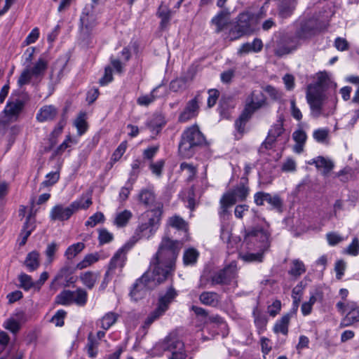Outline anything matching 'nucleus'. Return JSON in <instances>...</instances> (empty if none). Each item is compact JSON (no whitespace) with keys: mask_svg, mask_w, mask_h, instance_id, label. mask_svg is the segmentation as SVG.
<instances>
[{"mask_svg":"<svg viewBox=\"0 0 359 359\" xmlns=\"http://www.w3.org/2000/svg\"><path fill=\"white\" fill-rule=\"evenodd\" d=\"M169 226L176 229L180 236V240H172L168 236L162 238L156 253L151 259L154 266V272L158 276V281L162 280L175 271V262L184 241L188 239L187 224L180 216L175 215L168 220Z\"/></svg>","mask_w":359,"mask_h":359,"instance_id":"1","label":"nucleus"},{"mask_svg":"<svg viewBox=\"0 0 359 359\" xmlns=\"http://www.w3.org/2000/svg\"><path fill=\"white\" fill-rule=\"evenodd\" d=\"M264 224L246 230L244 236V243L249 245L250 243L257 241L259 245L257 248L261 252L247 253L242 255V259L246 262H262L263 254L269 250L271 245V231L269 224L263 219Z\"/></svg>","mask_w":359,"mask_h":359,"instance_id":"2","label":"nucleus"},{"mask_svg":"<svg viewBox=\"0 0 359 359\" xmlns=\"http://www.w3.org/2000/svg\"><path fill=\"white\" fill-rule=\"evenodd\" d=\"M162 213V204H158L155 208L144 212L142 215L140 223L128 243L134 246L140 239L148 240L151 238L159 228Z\"/></svg>","mask_w":359,"mask_h":359,"instance_id":"3","label":"nucleus"},{"mask_svg":"<svg viewBox=\"0 0 359 359\" xmlns=\"http://www.w3.org/2000/svg\"><path fill=\"white\" fill-rule=\"evenodd\" d=\"M204 142L205 137L198 126L193 125L182 133L179 144V153L183 158H189L194 154L195 148Z\"/></svg>","mask_w":359,"mask_h":359,"instance_id":"4","label":"nucleus"},{"mask_svg":"<svg viewBox=\"0 0 359 359\" xmlns=\"http://www.w3.org/2000/svg\"><path fill=\"white\" fill-rule=\"evenodd\" d=\"M258 17L250 12L240 13L236 18V24L229 31L231 41L236 40L243 36L250 35L257 29Z\"/></svg>","mask_w":359,"mask_h":359,"instance_id":"5","label":"nucleus"},{"mask_svg":"<svg viewBox=\"0 0 359 359\" xmlns=\"http://www.w3.org/2000/svg\"><path fill=\"white\" fill-rule=\"evenodd\" d=\"M154 266L150 262L149 271L144 273L141 278L137 280L135 283L133 285V289L130 291L131 298L137 301L142 299L147 294L149 290H151L156 284H160L163 282L168 276L172 273L170 272L165 279L162 280H158L156 278L158 276L154 272Z\"/></svg>","mask_w":359,"mask_h":359,"instance_id":"6","label":"nucleus"},{"mask_svg":"<svg viewBox=\"0 0 359 359\" xmlns=\"http://www.w3.org/2000/svg\"><path fill=\"white\" fill-rule=\"evenodd\" d=\"M48 66V61L45 57H40L32 66L24 69L18 78V86L21 87L32 81L40 82L45 76Z\"/></svg>","mask_w":359,"mask_h":359,"instance_id":"7","label":"nucleus"},{"mask_svg":"<svg viewBox=\"0 0 359 359\" xmlns=\"http://www.w3.org/2000/svg\"><path fill=\"white\" fill-rule=\"evenodd\" d=\"M325 88L315 84L309 85L306 91V100L311 110V114L314 118L325 115L323 111V100L325 97Z\"/></svg>","mask_w":359,"mask_h":359,"instance_id":"8","label":"nucleus"},{"mask_svg":"<svg viewBox=\"0 0 359 359\" xmlns=\"http://www.w3.org/2000/svg\"><path fill=\"white\" fill-rule=\"evenodd\" d=\"M201 96L199 93L195 95V97L189 100L180 112L178 116V122L187 123L191 119L196 118L200 111V102H201Z\"/></svg>","mask_w":359,"mask_h":359,"instance_id":"9","label":"nucleus"},{"mask_svg":"<svg viewBox=\"0 0 359 359\" xmlns=\"http://www.w3.org/2000/svg\"><path fill=\"white\" fill-rule=\"evenodd\" d=\"M237 277V266L235 262H231L222 270H220L211 277L212 285L230 284Z\"/></svg>","mask_w":359,"mask_h":359,"instance_id":"10","label":"nucleus"},{"mask_svg":"<svg viewBox=\"0 0 359 359\" xmlns=\"http://www.w3.org/2000/svg\"><path fill=\"white\" fill-rule=\"evenodd\" d=\"M283 118L282 116H279L276 123L271 127L269 130L268 135L265 141L263 142V145L266 149H271L277 138L282 135L285 136V140H288L289 136L287 135H284L285 129L283 128Z\"/></svg>","mask_w":359,"mask_h":359,"instance_id":"11","label":"nucleus"},{"mask_svg":"<svg viewBox=\"0 0 359 359\" xmlns=\"http://www.w3.org/2000/svg\"><path fill=\"white\" fill-rule=\"evenodd\" d=\"M242 182L236 187L224 194V196L229 203L235 204L237 201H243L249 194V187L246 185L248 179L242 178Z\"/></svg>","mask_w":359,"mask_h":359,"instance_id":"12","label":"nucleus"},{"mask_svg":"<svg viewBox=\"0 0 359 359\" xmlns=\"http://www.w3.org/2000/svg\"><path fill=\"white\" fill-rule=\"evenodd\" d=\"M133 247V246L128 242L122 248L118 249L111 259L108 270L114 273L117 269L121 271L126 261V254Z\"/></svg>","mask_w":359,"mask_h":359,"instance_id":"13","label":"nucleus"},{"mask_svg":"<svg viewBox=\"0 0 359 359\" xmlns=\"http://www.w3.org/2000/svg\"><path fill=\"white\" fill-rule=\"evenodd\" d=\"M300 44L301 41L296 34L291 36H285L278 44L275 49V54L278 56L289 54L296 50Z\"/></svg>","mask_w":359,"mask_h":359,"instance_id":"14","label":"nucleus"},{"mask_svg":"<svg viewBox=\"0 0 359 359\" xmlns=\"http://www.w3.org/2000/svg\"><path fill=\"white\" fill-rule=\"evenodd\" d=\"M25 106V102L12 95L6 103L4 112L9 121H15Z\"/></svg>","mask_w":359,"mask_h":359,"instance_id":"15","label":"nucleus"},{"mask_svg":"<svg viewBox=\"0 0 359 359\" xmlns=\"http://www.w3.org/2000/svg\"><path fill=\"white\" fill-rule=\"evenodd\" d=\"M105 337V332L104 330H98L96 334L90 332L87 337V344L85 350L91 358H95L98 353V347L100 341H102Z\"/></svg>","mask_w":359,"mask_h":359,"instance_id":"16","label":"nucleus"},{"mask_svg":"<svg viewBox=\"0 0 359 359\" xmlns=\"http://www.w3.org/2000/svg\"><path fill=\"white\" fill-rule=\"evenodd\" d=\"M265 96L261 90H253L246 100L245 114H252L265 104Z\"/></svg>","mask_w":359,"mask_h":359,"instance_id":"17","label":"nucleus"},{"mask_svg":"<svg viewBox=\"0 0 359 359\" xmlns=\"http://www.w3.org/2000/svg\"><path fill=\"white\" fill-rule=\"evenodd\" d=\"M220 231V238L226 244V248L233 252L235 249L238 248L241 239L232 236L231 229L228 224H222Z\"/></svg>","mask_w":359,"mask_h":359,"instance_id":"18","label":"nucleus"},{"mask_svg":"<svg viewBox=\"0 0 359 359\" xmlns=\"http://www.w3.org/2000/svg\"><path fill=\"white\" fill-rule=\"evenodd\" d=\"M68 62V57L66 55L60 57L53 64L51 72L50 79L55 83L60 82L64 75L65 69Z\"/></svg>","mask_w":359,"mask_h":359,"instance_id":"19","label":"nucleus"},{"mask_svg":"<svg viewBox=\"0 0 359 359\" xmlns=\"http://www.w3.org/2000/svg\"><path fill=\"white\" fill-rule=\"evenodd\" d=\"M177 296V292L170 286L163 294H161L158 298L157 309L163 314L168 309L170 304Z\"/></svg>","mask_w":359,"mask_h":359,"instance_id":"20","label":"nucleus"},{"mask_svg":"<svg viewBox=\"0 0 359 359\" xmlns=\"http://www.w3.org/2000/svg\"><path fill=\"white\" fill-rule=\"evenodd\" d=\"M73 212L70 206L65 208L62 205H56L50 212V219L52 221H65L70 218Z\"/></svg>","mask_w":359,"mask_h":359,"instance_id":"21","label":"nucleus"},{"mask_svg":"<svg viewBox=\"0 0 359 359\" xmlns=\"http://www.w3.org/2000/svg\"><path fill=\"white\" fill-rule=\"evenodd\" d=\"M139 201L147 207H154L155 208L157 205L161 204L156 201V195L153 189H142L138 194Z\"/></svg>","mask_w":359,"mask_h":359,"instance_id":"22","label":"nucleus"},{"mask_svg":"<svg viewBox=\"0 0 359 359\" xmlns=\"http://www.w3.org/2000/svg\"><path fill=\"white\" fill-rule=\"evenodd\" d=\"M118 318V315L116 313L112 311L107 312L95 322V325L97 327L101 329L100 330H104L106 332L116 323Z\"/></svg>","mask_w":359,"mask_h":359,"instance_id":"23","label":"nucleus"},{"mask_svg":"<svg viewBox=\"0 0 359 359\" xmlns=\"http://www.w3.org/2000/svg\"><path fill=\"white\" fill-rule=\"evenodd\" d=\"M199 301L203 305L217 307L221 302V296L215 292L205 291L199 295Z\"/></svg>","mask_w":359,"mask_h":359,"instance_id":"24","label":"nucleus"},{"mask_svg":"<svg viewBox=\"0 0 359 359\" xmlns=\"http://www.w3.org/2000/svg\"><path fill=\"white\" fill-rule=\"evenodd\" d=\"M262 48L263 43L262 40L256 38L252 43H245L242 44L238 50V54L243 55L250 53H258L262 50Z\"/></svg>","mask_w":359,"mask_h":359,"instance_id":"25","label":"nucleus"},{"mask_svg":"<svg viewBox=\"0 0 359 359\" xmlns=\"http://www.w3.org/2000/svg\"><path fill=\"white\" fill-rule=\"evenodd\" d=\"M93 203L91 195L90 194H83L80 198L73 201L70 205V208L73 214L79 210H86Z\"/></svg>","mask_w":359,"mask_h":359,"instance_id":"26","label":"nucleus"},{"mask_svg":"<svg viewBox=\"0 0 359 359\" xmlns=\"http://www.w3.org/2000/svg\"><path fill=\"white\" fill-rule=\"evenodd\" d=\"M229 22V13L225 11L219 12L212 20L211 23L216 27L215 31L222 32Z\"/></svg>","mask_w":359,"mask_h":359,"instance_id":"27","label":"nucleus"},{"mask_svg":"<svg viewBox=\"0 0 359 359\" xmlns=\"http://www.w3.org/2000/svg\"><path fill=\"white\" fill-rule=\"evenodd\" d=\"M166 121L162 114H155L147 122V126L153 134H158L165 126Z\"/></svg>","mask_w":359,"mask_h":359,"instance_id":"28","label":"nucleus"},{"mask_svg":"<svg viewBox=\"0 0 359 359\" xmlns=\"http://www.w3.org/2000/svg\"><path fill=\"white\" fill-rule=\"evenodd\" d=\"M184 346V343L174 336L167 337L162 344V348L164 351H170L172 353L173 351L182 350Z\"/></svg>","mask_w":359,"mask_h":359,"instance_id":"29","label":"nucleus"},{"mask_svg":"<svg viewBox=\"0 0 359 359\" xmlns=\"http://www.w3.org/2000/svg\"><path fill=\"white\" fill-rule=\"evenodd\" d=\"M57 110L53 105H46L40 109L36 114V119L40 122L53 120L57 115Z\"/></svg>","mask_w":359,"mask_h":359,"instance_id":"30","label":"nucleus"},{"mask_svg":"<svg viewBox=\"0 0 359 359\" xmlns=\"http://www.w3.org/2000/svg\"><path fill=\"white\" fill-rule=\"evenodd\" d=\"M296 4V0H282L278 6V15L282 18L290 17L292 14Z\"/></svg>","mask_w":359,"mask_h":359,"instance_id":"31","label":"nucleus"},{"mask_svg":"<svg viewBox=\"0 0 359 359\" xmlns=\"http://www.w3.org/2000/svg\"><path fill=\"white\" fill-rule=\"evenodd\" d=\"M310 165H315L318 169L323 168V175H327L333 168V163L323 156H318L309 161Z\"/></svg>","mask_w":359,"mask_h":359,"instance_id":"32","label":"nucleus"},{"mask_svg":"<svg viewBox=\"0 0 359 359\" xmlns=\"http://www.w3.org/2000/svg\"><path fill=\"white\" fill-rule=\"evenodd\" d=\"M291 315L287 313L275 323L273 330L276 334L281 333L286 336L288 334V326L290 321Z\"/></svg>","mask_w":359,"mask_h":359,"instance_id":"33","label":"nucleus"},{"mask_svg":"<svg viewBox=\"0 0 359 359\" xmlns=\"http://www.w3.org/2000/svg\"><path fill=\"white\" fill-rule=\"evenodd\" d=\"M39 257V253L36 250L27 254L25 260V265L29 271H34L39 268L40 265Z\"/></svg>","mask_w":359,"mask_h":359,"instance_id":"34","label":"nucleus"},{"mask_svg":"<svg viewBox=\"0 0 359 359\" xmlns=\"http://www.w3.org/2000/svg\"><path fill=\"white\" fill-rule=\"evenodd\" d=\"M306 271V268L304 262L299 259H294L291 262L288 273L297 278L304 274Z\"/></svg>","mask_w":359,"mask_h":359,"instance_id":"35","label":"nucleus"},{"mask_svg":"<svg viewBox=\"0 0 359 359\" xmlns=\"http://www.w3.org/2000/svg\"><path fill=\"white\" fill-rule=\"evenodd\" d=\"M87 114L86 111H80L77 117L74 121V126L77 130L79 135H83L88 129V123L86 121Z\"/></svg>","mask_w":359,"mask_h":359,"instance_id":"36","label":"nucleus"},{"mask_svg":"<svg viewBox=\"0 0 359 359\" xmlns=\"http://www.w3.org/2000/svg\"><path fill=\"white\" fill-rule=\"evenodd\" d=\"M99 277V274L97 273L87 271L82 273L80 276L81 280L82 283L88 289H92L97 280Z\"/></svg>","mask_w":359,"mask_h":359,"instance_id":"37","label":"nucleus"},{"mask_svg":"<svg viewBox=\"0 0 359 359\" xmlns=\"http://www.w3.org/2000/svg\"><path fill=\"white\" fill-rule=\"evenodd\" d=\"M161 86L162 85H158L155 88H154L149 94L140 96L137 100V104L140 106L147 107L153 102H154V100L158 97L155 93L158 90V89L161 88Z\"/></svg>","mask_w":359,"mask_h":359,"instance_id":"38","label":"nucleus"},{"mask_svg":"<svg viewBox=\"0 0 359 359\" xmlns=\"http://www.w3.org/2000/svg\"><path fill=\"white\" fill-rule=\"evenodd\" d=\"M18 280L20 282V287L25 291H28L32 287L37 289L36 283L32 280L29 275L21 273L18 276Z\"/></svg>","mask_w":359,"mask_h":359,"instance_id":"39","label":"nucleus"},{"mask_svg":"<svg viewBox=\"0 0 359 359\" xmlns=\"http://www.w3.org/2000/svg\"><path fill=\"white\" fill-rule=\"evenodd\" d=\"M133 214L128 210H124L117 213L114 224L118 227L125 226L132 218Z\"/></svg>","mask_w":359,"mask_h":359,"instance_id":"40","label":"nucleus"},{"mask_svg":"<svg viewBox=\"0 0 359 359\" xmlns=\"http://www.w3.org/2000/svg\"><path fill=\"white\" fill-rule=\"evenodd\" d=\"M72 302L79 306L86 305L88 299V294L86 290L82 288H79L73 291Z\"/></svg>","mask_w":359,"mask_h":359,"instance_id":"41","label":"nucleus"},{"mask_svg":"<svg viewBox=\"0 0 359 359\" xmlns=\"http://www.w3.org/2000/svg\"><path fill=\"white\" fill-rule=\"evenodd\" d=\"M158 16L161 18V27H166L171 18L170 9L165 5L161 4L157 12Z\"/></svg>","mask_w":359,"mask_h":359,"instance_id":"42","label":"nucleus"},{"mask_svg":"<svg viewBox=\"0 0 359 359\" xmlns=\"http://www.w3.org/2000/svg\"><path fill=\"white\" fill-rule=\"evenodd\" d=\"M72 295L73 291L68 290H63L56 296L55 302L57 304L64 306L73 304Z\"/></svg>","mask_w":359,"mask_h":359,"instance_id":"43","label":"nucleus"},{"mask_svg":"<svg viewBox=\"0 0 359 359\" xmlns=\"http://www.w3.org/2000/svg\"><path fill=\"white\" fill-rule=\"evenodd\" d=\"M198 255L199 253L194 248L187 249L183 255L184 264L186 266L194 264L198 259Z\"/></svg>","mask_w":359,"mask_h":359,"instance_id":"44","label":"nucleus"},{"mask_svg":"<svg viewBox=\"0 0 359 359\" xmlns=\"http://www.w3.org/2000/svg\"><path fill=\"white\" fill-rule=\"evenodd\" d=\"M85 248L84 243L79 242L68 247L65 252V256L68 259H72L80 253Z\"/></svg>","mask_w":359,"mask_h":359,"instance_id":"45","label":"nucleus"},{"mask_svg":"<svg viewBox=\"0 0 359 359\" xmlns=\"http://www.w3.org/2000/svg\"><path fill=\"white\" fill-rule=\"evenodd\" d=\"M34 228V218H32V215L30 214L27 217L26 222L24 224L20 236H24L27 239Z\"/></svg>","mask_w":359,"mask_h":359,"instance_id":"46","label":"nucleus"},{"mask_svg":"<svg viewBox=\"0 0 359 359\" xmlns=\"http://www.w3.org/2000/svg\"><path fill=\"white\" fill-rule=\"evenodd\" d=\"M303 290L304 286L302 285V283H299L292 289V297L293 299L294 306L296 309H297L299 304L301 302Z\"/></svg>","mask_w":359,"mask_h":359,"instance_id":"47","label":"nucleus"},{"mask_svg":"<svg viewBox=\"0 0 359 359\" xmlns=\"http://www.w3.org/2000/svg\"><path fill=\"white\" fill-rule=\"evenodd\" d=\"M98 259L99 255L97 254L87 255L84 259L77 264V268L79 269H83L95 263L98 261Z\"/></svg>","mask_w":359,"mask_h":359,"instance_id":"48","label":"nucleus"},{"mask_svg":"<svg viewBox=\"0 0 359 359\" xmlns=\"http://www.w3.org/2000/svg\"><path fill=\"white\" fill-rule=\"evenodd\" d=\"M331 83L332 81L330 78L328 73H327L326 72H320L317 74V81L315 85L319 86L320 87H322L325 89Z\"/></svg>","mask_w":359,"mask_h":359,"instance_id":"49","label":"nucleus"},{"mask_svg":"<svg viewBox=\"0 0 359 359\" xmlns=\"http://www.w3.org/2000/svg\"><path fill=\"white\" fill-rule=\"evenodd\" d=\"M57 250L58 245L55 242H53L47 245V248L45 250V255L47 257L48 264H51L54 261Z\"/></svg>","mask_w":359,"mask_h":359,"instance_id":"50","label":"nucleus"},{"mask_svg":"<svg viewBox=\"0 0 359 359\" xmlns=\"http://www.w3.org/2000/svg\"><path fill=\"white\" fill-rule=\"evenodd\" d=\"M265 196V201L270 204L273 208L279 210L281 208L283 205V201L281 198L278 195H271L269 193H266Z\"/></svg>","mask_w":359,"mask_h":359,"instance_id":"51","label":"nucleus"},{"mask_svg":"<svg viewBox=\"0 0 359 359\" xmlns=\"http://www.w3.org/2000/svg\"><path fill=\"white\" fill-rule=\"evenodd\" d=\"M142 161L139 159H135L133 161L131 164L132 170L130 173V177L128 179V182H131L134 184L136 181L138 174L140 172V168L141 166Z\"/></svg>","mask_w":359,"mask_h":359,"instance_id":"52","label":"nucleus"},{"mask_svg":"<svg viewBox=\"0 0 359 359\" xmlns=\"http://www.w3.org/2000/svg\"><path fill=\"white\" fill-rule=\"evenodd\" d=\"M180 169L181 171L186 170L187 172L189 180H192L197 173V168L193 164L186 162L180 164Z\"/></svg>","mask_w":359,"mask_h":359,"instance_id":"53","label":"nucleus"},{"mask_svg":"<svg viewBox=\"0 0 359 359\" xmlns=\"http://www.w3.org/2000/svg\"><path fill=\"white\" fill-rule=\"evenodd\" d=\"M104 216L101 212H97L90 216L86 222V226L94 227L97 224L104 222Z\"/></svg>","mask_w":359,"mask_h":359,"instance_id":"54","label":"nucleus"},{"mask_svg":"<svg viewBox=\"0 0 359 359\" xmlns=\"http://www.w3.org/2000/svg\"><path fill=\"white\" fill-rule=\"evenodd\" d=\"M233 205V203H229V201L227 200V198L223 196L220 199V210L219 212L220 217H225L226 216H229L230 213L228 209Z\"/></svg>","mask_w":359,"mask_h":359,"instance_id":"55","label":"nucleus"},{"mask_svg":"<svg viewBox=\"0 0 359 359\" xmlns=\"http://www.w3.org/2000/svg\"><path fill=\"white\" fill-rule=\"evenodd\" d=\"M251 116V114H245V110H243L239 118L235 122V126L239 132H242L244 130L245 123Z\"/></svg>","mask_w":359,"mask_h":359,"instance_id":"56","label":"nucleus"},{"mask_svg":"<svg viewBox=\"0 0 359 359\" xmlns=\"http://www.w3.org/2000/svg\"><path fill=\"white\" fill-rule=\"evenodd\" d=\"M164 165L165 161L159 160L155 163H151L149 165V168L154 175H156L157 177H160L162 174Z\"/></svg>","mask_w":359,"mask_h":359,"instance_id":"57","label":"nucleus"},{"mask_svg":"<svg viewBox=\"0 0 359 359\" xmlns=\"http://www.w3.org/2000/svg\"><path fill=\"white\" fill-rule=\"evenodd\" d=\"M345 252L352 256H357L359 253V241L358 238H354L352 242L345 250Z\"/></svg>","mask_w":359,"mask_h":359,"instance_id":"58","label":"nucleus"},{"mask_svg":"<svg viewBox=\"0 0 359 359\" xmlns=\"http://www.w3.org/2000/svg\"><path fill=\"white\" fill-rule=\"evenodd\" d=\"M127 148V142H122L112 154L111 160L114 162L118 161L126 152Z\"/></svg>","mask_w":359,"mask_h":359,"instance_id":"59","label":"nucleus"},{"mask_svg":"<svg viewBox=\"0 0 359 359\" xmlns=\"http://www.w3.org/2000/svg\"><path fill=\"white\" fill-rule=\"evenodd\" d=\"M4 327L15 334L19 331L20 324L18 320L10 318L4 323Z\"/></svg>","mask_w":359,"mask_h":359,"instance_id":"60","label":"nucleus"},{"mask_svg":"<svg viewBox=\"0 0 359 359\" xmlns=\"http://www.w3.org/2000/svg\"><path fill=\"white\" fill-rule=\"evenodd\" d=\"M39 37V29L38 27L34 28L31 32L26 37L22 44L24 46H28L29 44L34 43L36 41V40Z\"/></svg>","mask_w":359,"mask_h":359,"instance_id":"61","label":"nucleus"},{"mask_svg":"<svg viewBox=\"0 0 359 359\" xmlns=\"http://www.w3.org/2000/svg\"><path fill=\"white\" fill-rule=\"evenodd\" d=\"M114 238L111 233L109 232L107 229H103L99 231V242L100 244H105L111 242Z\"/></svg>","mask_w":359,"mask_h":359,"instance_id":"62","label":"nucleus"},{"mask_svg":"<svg viewBox=\"0 0 359 359\" xmlns=\"http://www.w3.org/2000/svg\"><path fill=\"white\" fill-rule=\"evenodd\" d=\"M163 314L160 312L157 309H156L153 312H151L149 316L145 320L144 324L143 325L144 329H147L156 320L159 318Z\"/></svg>","mask_w":359,"mask_h":359,"instance_id":"63","label":"nucleus"},{"mask_svg":"<svg viewBox=\"0 0 359 359\" xmlns=\"http://www.w3.org/2000/svg\"><path fill=\"white\" fill-rule=\"evenodd\" d=\"M185 79L183 78H177L172 80L170 83V89L173 92H178L185 86Z\"/></svg>","mask_w":359,"mask_h":359,"instance_id":"64","label":"nucleus"}]
</instances>
